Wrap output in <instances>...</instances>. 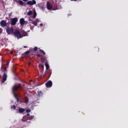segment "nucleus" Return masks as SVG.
<instances>
[{
	"label": "nucleus",
	"instance_id": "obj_1",
	"mask_svg": "<svg viewBox=\"0 0 128 128\" xmlns=\"http://www.w3.org/2000/svg\"><path fill=\"white\" fill-rule=\"evenodd\" d=\"M20 90H22V86L20 84L14 85L12 88V94L16 99L17 102H20V98L18 97V94H16V92H18V91Z\"/></svg>",
	"mask_w": 128,
	"mask_h": 128
},
{
	"label": "nucleus",
	"instance_id": "obj_2",
	"mask_svg": "<svg viewBox=\"0 0 128 128\" xmlns=\"http://www.w3.org/2000/svg\"><path fill=\"white\" fill-rule=\"evenodd\" d=\"M6 31L8 34H12L14 32V28H10L9 27H7Z\"/></svg>",
	"mask_w": 128,
	"mask_h": 128
},
{
	"label": "nucleus",
	"instance_id": "obj_3",
	"mask_svg": "<svg viewBox=\"0 0 128 128\" xmlns=\"http://www.w3.org/2000/svg\"><path fill=\"white\" fill-rule=\"evenodd\" d=\"M14 34L15 36L18 39L22 38V36L20 32V31L18 30H16Z\"/></svg>",
	"mask_w": 128,
	"mask_h": 128
},
{
	"label": "nucleus",
	"instance_id": "obj_4",
	"mask_svg": "<svg viewBox=\"0 0 128 128\" xmlns=\"http://www.w3.org/2000/svg\"><path fill=\"white\" fill-rule=\"evenodd\" d=\"M7 78H8V75L6 73L4 72L2 76V80L1 81V84H3L4 82H6L7 80Z\"/></svg>",
	"mask_w": 128,
	"mask_h": 128
},
{
	"label": "nucleus",
	"instance_id": "obj_5",
	"mask_svg": "<svg viewBox=\"0 0 128 128\" xmlns=\"http://www.w3.org/2000/svg\"><path fill=\"white\" fill-rule=\"evenodd\" d=\"M36 4V0H32V1H28V2H26V4L28 6H34Z\"/></svg>",
	"mask_w": 128,
	"mask_h": 128
},
{
	"label": "nucleus",
	"instance_id": "obj_6",
	"mask_svg": "<svg viewBox=\"0 0 128 128\" xmlns=\"http://www.w3.org/2000/svg\"><path fill=\"white\" fill-rule=\"evenodd\" d=\"M18 22V18H13L11 20V25L14 26Z\"/></svg>",
	"mask_w": 128,
	"mask_h": 128
},
{
	"label": "nucleus",
	"instance_id": "obj_7",
	"mask_svg": "<svg viewBox=\"0 0 128 128\" xmlns=\"http://www.w3.org/2000/svg\"><path fill=\"white\" fill-rule=\"evenodd\" d=\"M0 25L2 27H6L7 26L8 24L4 20H1L0 22Z\"/></svg>",
	"mask_w": 128,
	"mask_h": 128
},
{
	"label": "nucleus",
	"instance_id": "obj_8",
	"mask_svg": "<svg viewBox=\"0 0 128 128\" xmlns=\"http://www.w3.org/2000/svg\"><path fill=\"white\" fill-rule=\"evenodd\" d=\"M46 8L48 10H50L52 8V5L50 4V2H46Z\"/></svg>",
	"mask_w": 128,
	"mask_h": 128
},
{
	"label": "nucleus",
	"instance_id": "obj_9",
	"mask_svg": "<svg viewBox=\"0 0 128 128\" xmlns=\"http://www.w3.org/2000/svg\"><path fill=\"white\" fill-rule=\"evenodd\" d=\"M46 86L47 88H50L52 86V82L51 80H49L46 84Z\"/></svg>",
	"mask_w": 128,
	"mask_h": 128
},
{
	"label": "nucleus",
	"instance_id": "obj_10",
	"mask_svg": "<svg viewBox=\"0 0 128 128\" xmlns=\"http://www.w3.org/2000/svg\"><path fill=\"white\" fill-rule=\"evenodd\" d=\"M30 50L25 52L24 54H22V57H24V58L28 57V54H30Z\"/></svg>",
	"mask_w": 128,
	"mask_h": 128
},
{
	"label": "nucleus",
	"instance_id": "obj_11",
	"mask_svg": "<svg viewBox=\"0 0 128 128\" xmlns=\"http://www.w3.org/2000/svg\"><path fill=\"white\" fill-rule=\"evenodd\" d=\"M20 23L21 26H23L24 24V18L20 19Z\"/></svg>",
	"mask_w": 128,
	"mask_h": 128
},
{
	"label": "nucleus",
	"instance_id": "obj_12",
	"mask_svg": "<svg viewBox=\"0 0 128 128\" xmlns=\"http://www.w3.org/2000/svg\"><path fill=\"white\" fill-rule=\"evenodd\" d=\"M18 110L20 113H23L24 112V109L22 108H19Z\"/></svg>",
	"mask_w": 128,
	"mask_h": 128
},
{
	"label": "nucleus",
	"instance_id": "obj_13",
	"mask_svg": "<svg viewBox=\"0 0 128 128\" xmlns=\"http://www.w3.org/2000/svg\"><path fill=\"white\" fill-rule=\"evenodd\" d=\"M45 66L46 67V70H48L50 68V66L48 65V63L45 62Z\"/></svg>",
	"mask_w": 128,
	"mask_h": 128
},
{
	"label": "nucleus",
	"instance_id": "obj_14",
	"mask_svg": "<svg viewBox=\"0 0 128 128\" xmlns=\"http://www.w3.org/2000/svg\"><path fill=\"white\" fill-rule=\"evenodd\" d=\"M24 102H25L26 104H28V97H26V98H24Z\"/></svg>",
	"mask_w": 128,
	"mask_h": 128
},
{
	"label": "nucleus",
	"instance_id": "obj_15",
	"mask_svg": "<svg viewBox=\"0 0 128 128\" xmlns=\"http://www.w3.org/2000/svg\"><path fill=\"white\" fill-rule=\"evenodd\" d=\"M32 14V10L29 11V12H28V13H27V15H28V16H31Z\"/></svg>",
	"mask_w": 128,
	"mask_h": 128
},
{
	"label": "nucleus",
	"instance_id": "obj_16",
	"mask_svg": "<svg viewBox=\"0 0 128 128\" xmlns=\"http://www.w3.org/2000/svg\"><path fill=\"white\" fill-rule=\"evenodd\" d=\"M34 116H30L28 117V120H31L34 119Z\"/></svg>",
	"mask_w": 128,
	"mask_h": 128
},
{
	"label": "nucleus",
	"instance_id": "obj_17",
	"mask_svg": "<svg viewBox=\"0 0 128 128\" xmlns=\"http://www.w3.org/2000/svg\"><path fill=\"white\" fill-rule=\"evenodd\" d=\"M38 96H42V92L41 91L38 92Z\"/></svg>",
	"mask_w": 128,
	"mask_h": 128
},
{
	"label": "nucleus",
	"instance_id": "obj_18",
	"mask_svg": "<svg viewBox=\"0 0 128 128\" xmlns=\"http://www.w3.org/2000/svg\"><path fill=\"white\" fill-rule=\"evenodd\" d=\"M18 3L20 4V6L24 5V2H22V0H19Z\"/></svg>",
	"mask_w": 128,
	"mask_h": 128
},
{
	"label": "nucleus",
	"instance_id": "obj_19",
	"mask_svg": "<svg viewBox=\"0 0 128 128\" xmlns=\"http://www.w3.org/2000/svg\"><path fill=\"white\" fill-rule=\"evenodd\" d=\"M40 52L42 54L44 55H46V52L44 51V50H39Z\"/></svg>",
	"mask_w": 128,
	"mask_h": 128
},
{
	"label": "nucleus",
	"instance_id": "obj_20",
	"mask_svg": "<svg viewBox=\"0 0 128 128\" xmlns=\"http://www.w3.org/2000/svg\"><path fill=\"white\" fill-rule=\"evenodd\" d=\"M36 17V12L34 11V12L33 18H34Z\"/></svg>",
	"mask_w": 128,
	"mask_h": 128
},
{
	"label": "nucleus",
	"instance_id": "obj_21",
	"mask_svg": "<svg viewBox=\"0 0 128 128\" xmlns=\"http://www.w3.org/2000/svg\"><path fill=\"white\" fill-rule=\"evenodd\" d=\"M32 24H34V26H38V23H36L34 22H30Z\"/></svg>",
	"mask_w": 128,
	"mask_h": 128
},
{
	"label": "nucleus",
	"instance_id": "obj_22",
	"mask_svg": "<svg viewBox=\"0 0 128 128\" xmlns=\"http://www.w3.org/2000/svg\"><path fill=\"white\" fill-rule=\"evenodd\" d=\"M41 62L44 63V61H46V59L44 58H40Z\"/></svg>",
	"mask_w": 128,
	"mask_h": 128
},
{
	"label": "nucleus",
	"instance_id": "obj_23",
	"mask_svg": "<svg viewBox=\"0 0 128 128\" xmlns=\"http://www.w3.org/2000/svg\"><path fill=\"white\" fill-rule=\"evenodd\" d=\"M16 106H14V105H13V106H11V108L12 109H14V110H16Z\"/></svg>",
	"mask_w": 128,
	"mask_h": 128
},
{
	"label": "nucleus",
	"instance_id": "obj_24",
	"mask_svg": "<svg viewBox=\"0 0 128 128\" xmlns=\"http://www.w3.org/2000/svg\"><path fill=\"white\" fill-rule=\"evenodd\" d=\"M30 28L31 30H34V26H32V25H30Z\"/></svg>",
	"mask_w": 128,
	"mask_h": 128
},
{
	"label": "nucleus",
	"instance_id": "obj_25",
	"mask_svg": "<svg viewBox=\"0 0 128 128\" xmlns=\"http://www.w3.org/2000/svg\"><path fill=\"white\" fill-rule=\"evenodd\" d=\"M3 32V30L2 28H0V34H2Z\"/></svg>",
	"mask_w": 128,
	"mask_h": 128
},
{
	"label": "nucleus",
	"instance_id": "obj_26",
	"mask_svg": "<svg viewBox=\"0 0 128 128\" xmlns=\"http://www.w3.org/2000/svg\"><path fill=\"white\" fill-rule=\"evenodd\" d=\"M38 58H40V54H37L35 55Z\"/></svg>",
	"mask_w": 128,
	"mask_h": 128
},
{
	"label": "nucleus",
	"instance_id": "obj_27",
	"mask_svg": "<svg viewBox=\"0 0 128 128\" xmlns=\"http://www.w3.org/2000/svg\"><path fill=\"white\" fill-rule=\"evenodd\" d=\"M26 112H30V109L26 110Z\"/></svg>",
	"mask_w": 128,
	"mask_h": 128
},
{
	"label": "nucleus",
	"instance_id": "obj_28",
	"mask_svg": "<svg viewBox=\"0 0 128 128\" xmlns=\"http://www.w3.org/2000/svg\"><path fill=\"white\" fill-rule=\"evenodd\" d=\"M34 51H36V50H38V47H34Z\"/></svg>",
	"mask_w": 128,
	"mask_h": 128
},
{
	"label": "nucleus",
	"instance_id": "obj_29",
	"mask_svg": "<svg viewBox=\"0 0 128 128\" xmlns=\"http://www.w3.org/2000/svg\"><path fill=\"white\" fill-rule=\"evenodd\" d=\"M22 120L23 121V122H26V118H24Z\"/></svg>",
	"mask_w": 128,
	"mask_h": 128
},
{
	"label": "nucleus",
	"instance_id": "obj_30",
	"mask_svg": "<svg viewBox=\"0 0 128 128\" xmlns=\"http://www.w3.org/2000/svg\"><path fill=\"white\" fill-rule=\"evenodd\" d=\"M28 21H29V22H30H30H34V21H32V19H30V18H29Z\"/></svg>",
	"mask_w": 128,
	"mask_h": 128
},
{
	"label": "nucleus",
	"instance_id": "obj_31",
	"mask_svg": "<svg viewBox=\"0 0 128 128\" xmlns=\"http://www.w3.org/2000/svg\"><path fill=\"white\" fill-rule=\"evenodd\" d=\"M7 70V68H4V72H6Z\"/></svg>",
	"mask_w": 128,
	"mask_h": 128
},
{
	"label": "nucleus",
	"instance_id": "obj_32",
	"mask_svg": "<svg viewBox=\"0 0 128 128\" xmlns=\"http://www.w3.org/2000/svg\"><path fill=\"white\" fill-rule=\"evenodd\" d=\"M26 35H28V33H26V32H24V36H26Z\"/></svg>",
	"mask_w": 128,
	"mask_h": 128
},
{
	"label": "nucleus",
	"instance_id": "obj_33",
	"mask_svg": "<svg viewBox=\"0 0 128 128\" xmlns=\"http://www.w3.org/2000/svg\"><path fill=\"white\" fill-rule=\"evenodd\" d=\"M10 64V62H6V66H8Z\"/></svg>",
	"mask_w": 128,
	"mask_h": 128
},
{
	"label": "nucleus",
	"instance_id": "obj_34",
	"mask_svg": "<svg viewBox=\"0 0 128 128\" xmlns=\"http://www.w3.org/2000/svg\"><path fill=\"white\" fill-rule=\"evenodd\" d=\"M41 68H44V65L42 64V65H41Z\"/></svg>",
	"mask_w": 128,
	"mask_h": 128
},
{
	"label": "nucleus",
	"instance_id": "obj_35",
	"mask_svg": "<svg viewBox=\"0 0 128 128\" xmlns=\"http://www.w3.org/2000/svg\"><path fill=\"white\" fill-rule=\"evenodd\" d=\"M40 26H42H42H44V24H40Z\"/></svg>",
	"mask_w": 128,
	"mask_h": 128
},
{
	"label": "nucleus",
	"instance_id": "obj_36",
	"mask_svg": "<svg viewBox=\"0 0 128 128\" xmlns=\"http://www.w3.org/2000/svg\"><path fill=\"white\" fill-rule=\"evenodd\" d=\"M40 8L44 10V6H41Z\"/></svg>",
	"mask_w": 128,
	"mask_h": 128
},
{
	"label": "nucleus",
	"instance_id": "obj_37",
	"mask_svg": "<svg viewBox=\"0 0 128 128\" xmlns=\"http://www.w3.org/2000/svg\"><path fill=\"white\" fill-rule=\"evenodd\" d=\"M24 2H28V0H22Z\"/></svg>",
	"mask_w": 128,
	"mask_h": 128
},
{
	"label": "nucleus",
	"instance_id": "obj_38",
	"mask_svg": "<svg viewBox=\"0 0 128 128\" xmlns=\"http://www.w3.org/2000/svg\"><path fill=\"white\" fill-rule=\"evenodd\" d=\"M24 48H28V46H24Z\"/></svg>",
	"mask_w": 128,
	"mask_h": 128
},
{
	"label": "nucleus",
	"instance_id": "obj_39",
	"mask_svg": "<svg viewBox=\"0 0 128 128\" xmlns=\"http://www.w3.org/2000/svg\"><path fill=\"white\" fill-rule=\"evenodd\" d=\"M27 116H30V114H27Z\"/></svg>",
	"mask_w": 128,
	"mask_h": 128
},
{
	"label": "nucleus",
	"instance_id": "obj_40",
	"mask_svg": "<svg viewBox=\"0 0 128 128\" xmlns=\"http://www.w3.org/2000/svg\"><path fill=\"white\" fill-rule=\"evenodd\" d=\"M12 14V13H11L9 16H10V14Z\"/></svg>",
	"mask_w": 128,
	"mask_h": 128
},
{
	"label": "nucleus",
	"instance_id": "obj_41",
	"mask_svg": "<svg viewBox=\"0 0 128 128\" xmlns=\"http://www.w3.org/2000/svg\"><path fill=\"white\" fill-rule=\"evenodd\" d=\"M30 64L29 63V64H28V65L30 66Z\"/></svg>",
	"mask_w": 128,
	"mask_h": 128
}]
</instances>
